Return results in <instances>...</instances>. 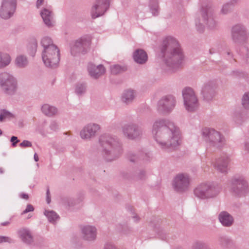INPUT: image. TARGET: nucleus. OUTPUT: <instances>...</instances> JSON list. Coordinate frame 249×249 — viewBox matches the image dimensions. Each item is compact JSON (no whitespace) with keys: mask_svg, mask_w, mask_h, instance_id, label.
<instances>
[{"mask_svg":"<svg viewBox=\"0 0 249 249\" xmlns=\"http://www.w3.org/2000/svg\"><path fill=\"white\" fill-rule=\"evenodd\" d=\"M65 203H68V205L69 206H71L72 205H73V199L72 198H66L65 200Z\"/></svg>","mask_w":249,"mask_h":249,"instance_id":"nucleus-55","label":"nucleus"},{"mask_svg":"<svg viewBox=\"0 0 249 249\" xmlns=\"http://www.w3.org/2000/svg\"><path fill=\"white\" fill-rule=\"evenodd\" d=\"M176 103V99L173 95H167L163 96L157 103V111L161 114H169L175 108Z\"/></svg>","mask_w":249,"mask_h":249,"instance_id":"nucleus-10","label":"nucleus"},{"mask_svg":"<svg viewBox=\"0 0 249 249\" xmlns=\"http://www.w3.org/2000/svg\"><path fill=\"white\" fill-rule=\"evenodd\" d=\"M15 63L18 68H25L28 66L29 60L26 55L21 54L17 55L15 59Z\"/></svg>","mask_w":249,"mask_h":249,"instance_id":"nucleus-29","label":"nucleus"},{"mask_svg":"<svg viewBox=\"0 0 249 249\" xmlns=\"http://www.w3.org/2000/svg\"><path fill=\"white\" fill-rule=\"evenodd\" d=\"M238 0H231L230 2L224 4L221 8V12L223 14L229 13L231 10L232 5L237 3Z\"/></svg>","mask_w":249,"mask_h":249,"instance_id":"nucleus-37","label":"nucleus"},{"mask_svg":"<svg viewBox=\"0 0 249 249\" xmlns=\"http://www.w3.org/2000/svg\"><path fill=\"white\" fill-rule=\"evenodd\" d=\"M91 39V36L87 35L75 40L71 46V54L76 56L80 53H85L90 47Z\"/></svg>","mask_w":249,"mask_h":249,"instance_id":"nucleus-11","label":"nucleus"},{"mask_svg":"<svg viewBox=\"0 0 249 249\" xmlns=\"http://www.w3.org/2000/svg\"><path fill=\"white\" fill-rule=\"evenodd\" d=\"M215 88V83L213 81L204 83L201 89V94L204 98L207 101L211 100L214 95Z\"/></svg>","mask_w":249,"mask_h":249,"instance_id":"nucleus-22","label":"nucleus"},{"mask_svg":"<svg viewBox=\"0 0 249 249\" xmlns=\"http://www.w3.org/2000/svg\"><path fill=\"white\" fill-rule=\"evenodd\" d=\"M244 150L247 152H249V139L245 142L244 144Z\"/></svg>","mask_w":249,"mask_h":249,"instance_id":"nucleus-54","label":"nucleus"},{"mask_svg":"<svg viewBox=\"0 0 249 249\" xmlns=\"http://www.w3.org/2000/svg\"><path fill=\"white\" fill-rule=\"evenodd\" d=\"M47 196H46V201L48 204H49L51 202V197L50 196V192L49 190L48 189L46 193Z\"/></svg>","mask_w":249,"mask_h":249,"instance_id":"nucleus-57","label":"nucleus"},{"mask_svg":"<svg viewBox=\"0 0 249 249\" xmlns=\"http://www.w3.org/2000/svg\"><path fill=\"white\" fill-rule=\"evenodd\" d=\"M2 132L1 130L0 129V136H1L2 135Z\"/></svg>","mask_w":249,"mask_h":249,"instance_id":"nucleus-63","label":"nucleus"},{"mask_svg":"<svg viewBox=\"0 0 249 249\" xmlns=\"http://www.w3.org/2000/svg\"><path fill=\"white\" fill-rule=\"evenodd\" d=\"M36 6L37 9L42 8L45 6H49L47 4V2L45 0H36Z\"/></svg>","mask_w":249,"mask_h":249,"instance_id":"nucleus-44","label":"nucleus"},{"mask_svg":"<svg viewBox=\"0 0 249 249\" xmlns=\"http://www.w3.org/2000/svg\"><path fill=\"white\" fill-rule=\"evenodd\" d=\"M17 6V0H2L0 6V17L8 19L13 16Z\"/></svg>","mask_w":249,"mask_h":249,"instance_id":"nucleus-14","label":"nucleus"},{"mask_svg":"<svg viewBox=\"0 0 249 249\" xmlns=\"http://www.w3.org/2000/svg\"><path fill=\"white\" fill-rule=\"evenodd\" d=\"M41 57L46 67L55 68L58 66L60 61V50L58 47H53L46 50H42Z\"/></svg>","mask_w":249,"mask_h":249,"instance_id":"nucleus-8","label":"nucleus"},{"mask_svg":"<svg viewBox=\"0 0 249 249\" xmlns=\"http://www.w3.org/2000/svg\"><path fill=\"white\" fill-rule=\"evenodd\" d=\"M44 214L47 217L48 221L52 224H55L59 219V215L53 210H45Z\"/></svg>","mask_w":249,"mask_h":249,"instance_id":"nucleus-34","label":"nucleus"},{"mask_svg":"<svg viewBox=\"0 0 249 249\" xmlns=\"http://www.w3.org/2000/svg\"><path fill=\"white\" fill-rule=\"evenodd\" d=\"M0 87L5 94L9 96L15 95L18 89L17 78L9 72H0Z\"/></svg>","mask_w":249,"mask_h":249,"instance_id":"nucleus-6","label":"nucleus"},{"mask_svg":"<svg viewBox=\"0 0 249 249\" xmlns=\"http://www.w3.org/2000/svg\"><path fill=\"white\" fill-rule=\"evenodd\" d=\"M190 183V178L186 173H179L174 178L172 185L178 192H183L188 190Z\"/></svg>","mask_w":249,"mask_h":249,"instance_id":"nucleus-15","label":"nucleus"},{"mask_svg":"<svg viewBox=\"0 0 249 249\" xmlns=\"http://www.w3.org/2000/svg\"><path fill=\"white\" fill-rule=\"evenodd\" d=\"M83 239L89 242H93L97 238V229L95 226L91 225H86L81 228Z\"/></svg>","mask_w":249,"mask_h":249,"instance_id":"nucleus-18","label":"nucleus"},{"mask_svg":"<svg viewBox=\"0 0 249 249\" xmlns=\"http://www.w3.org/2000/svg\"><path fill=\"white\" fill-rule=\"evenodd\" d=\"M20 239L24 243L30 244L33 241V238L30 231L27 228H21L17 231Z\"/></svg>","mask_w":249,"mask_h":249,"instance_id":"nucleus-27","label":"nucleus"},{"mask_svg":"<svg viewBox=\"0 0 249 249\" xmlns=\"http://www.w3.org/2000/svg\"><path fill=\"white\" fill-rule=\"evenodd\" d=\"M241 53L247 60L249 58V49L248 47L244 46L241 50Z\"/></svg>","mask_w":249,"mask_h":249,"instance_id":"nucleus-45","label":"nucleus"},{"mask_svg":"<svg viewBox=\"0 0 249 249\" xmlns=\"http://www.w3.org/2000/svg\"><path fill=\"white\" fill-rule=\"evenodd\" d=\"M50 128L52 131L56 132L59 130V125L57 122L53 121L50 124Z\"/></svg>","mask_w":249,"mask_h":249,"instance_id":"nucleus-47","label":"nucleus"},{"mask_svg":"<svg viewBox=\"0 0 249 249\" xmlns=\"http://www.w3.org/2000/svg\"><path fill=\"white\" fill-rule=\"evenodd\" d=\"M10 142H12V145L13 147H15L17 145V143H18L19 141L18 140V137L16 136H12L11 138Z\"/></svg>","mask_w":249,"mask_h":249,"instance_id":"nucleus-52","label":"nucleus"},{"mask_svg":"<svg viewBox=\"0 0 249 249\" xmlns=\"http://www.w3.org/2000/svg\"><path fill=\"white\" fill-rule=\"evenodd\" d=\"M101 125L95 123H89L85 124L80 130V139L85 141H89L94 138L100 131Z\"/></svg>","mask_w":249,"mask_h":249,"instance_id":"nucleus-12","label":"nucleus"},{"mask_svg":"<svg viewBox=\"0 0 249 249\" xmlns=\"http://www.w3.org/2000/svg\"><path fill=\"white\" fill-rule=\"evenodd\" d=\"M232 41L237 44H243L248 40L246 28L242 24H236L231 30Z\"/></svg>","mask_w":249,"mask_h":249,"instance_id":"nucleus-16","label":"nucleus"},{"mask_svg":"<svg viewBox=\"0 0 249 249\" xmlns=\"http://www.w3.org/2000/svg\"><path fill=\"white\" fill-rule=\"evenodd\" d=\"M87 71L92 78L97 79L105 74L106 69L102 64L96 65L89 63L87 66Z\"/></svg>","mask_w":249,"mask_h":249,"instance_id":"nucleus-21","label":"nucleus"},{"mask_svg":"<svg viewBox=\"0 0 249 249\" xmlns=\"http://www.w3.org/2000/svg\"><path fill=\"white\" fill-rule=\"evenodd\" d=\"M40 45L42 48V50H46V49H49L53 47H57L53 43V39L48 36H44L41 38Z\"/></svg>","mask_w":249,"mask_h":249,"instance_id":"nucleus-31","label":"nucleus"},{"mask_svg":"<svg viewBox=\"0 0 249 249\" xmlns=\"http://www.w3.org/2000/svg\"><path fill=\"white\" fill-rule=\"evenodd\" d=\"M41 111L45 115L52 116L57 114V109L54 106L45 104L41 107Z\"/></svg>","mask_w":249,"mask_h":249,"instance_id":"nucleus-30","label":"nucleus"},{"mask_svg":"<svg viewBox=\"0 0 249 249\" xmlns=\"http://www.w3.org/2000/svg\"><path fill=\"white\" fill-rule=\"evenodd\" d=\"M110 249H118L117 248L114 246L110 244Z\"/></svg>","mask_w":249,"mask_h":249,"instance_id":"nucleus-60","label":"nucleus"},{"mask_svg":"<svg viewBox=\"0 0 249 249\" xmlns=\"http://www.w3.org/2000/svg\"><path fill=\"white\" fill-rule=\"evenodd\" d=\"M247 118L246 113L242 110H236L233 114V119L238 124H241Z\"/></svg>","mask_w":249,"mask_h":249,"instance_id":"nucleus-32","label":"nucleus"},{"mask_svg":"<svg viewBox=\"0 0 249 249\" xmlns=\"http://www.w3.org/2000/svg\"><path fill=\"white\" fill-rule=\"evenodd\" d=\"M19 146L21 147H32V142L27 140H24L19 144Z\"/></svg>","mask_w":249,"mask_h":249,"instance_id":"nucleus-49","label":"nucleus"},{"mask_svg":"<svg viewBox=\"0 0 249 249\" xmlns=\"http://www.w3.org/2000/svg\"><path fill=\"white\" fill-rule=\"evenodd\" d=\"M19 197L22 199L27 200L29 198V196L27 194L22 193H20L19 195Z\"/></svg>","mask_w":249,"mask_h":249,"instance_id":"nucleus-56","label":"nucleus"},{"mask_svg":"<svg viewBox=\"0 0 249 249\" xmlns=\"http://www.w3.org/2000/svg\"><path fill=\"white\" fill-rule=\"evenodd\" d=\"M196 28L199 33H203L206 25L210 29L214 28L217 25L213 12L210 8H203L197 13L195 19Z\"/></svg>","mask_w":249,"mask_h":249,"instance_id":"nucleus-4","label":"nucleus"},{"mask_svg":"<svg viewBox=\"0 0 249 249\" xmlns=\"http://www.w3.org/2000/svg\"><path fill=\"white\" fill-rule=\"evenodd\" d=\"M230 161V158L227 155L221 156L215 159L213 162V166L214 169L218 172L227 174L228 171V166Z\"/></svg>","mask_w":249,"mask_h":249,"instance_id":"nucleus-20","label":"nucleus"},{"mask_svg":"<svg viewBox=\"0 0 249 249\" xmlns=\"http://www.w3.org/2000/svg\"><path fill=\"white\" fill-rule=\"evenodd\" d=\"M203 137L210 148L219 149L226 143L225 137L221 132L212 128H204L202 130Z\"/></svg>","mask_w":249,"mask_h":249,"instance_id":"nucleus-5","label":"nucleus"},{"mask_svg":"<svg viewBox=\"0 0 249 249\" xmlns=\"http://www.w3.org/2000/svg\"><path fill=\"white\" fill-rule=\"evenodd\" d=\"M229 190L234 196H245L249 193V185L242 176H234L229 180Z\"/></svg>","mask_w":249,"mask_h":249,"instance_id":"nucleus-7","label":"nucleus"},{"mask_svg":"<svg viewBox=\"0 0 249 249\" xmlns=\"http://www.w3.org/2000/svg\"><path fill=\"white\" fill-rule=\"evenodd\" d=\"M98 148L103 158L107 161L109 156V134L107 133H102L99 135Z\"/></svg>","mask_w":249,"mask_h":249,"instance_id":"nucleus-17","label":"nucleus"},{"mask_svg":"<svg viewBox=\"0 0 249 249\" xmlns=\"http://www.w3.org/2000/svg\"><path fill=\"white\" fill-rule=\"evenodd\" d=\"M221 191V186L213 181H207L198 184L194 190L196 197L201 200L215 198Z\"/></svg>","mask_w":249,"mask_h":249,"instance_id":"nucleus-3","label":"nucleus"},{"mask_svg":"<svg viewBox=\"0 0 249 249\" xmlns=\"http://www.w3.org/2000/svg\"><path fill=\"white\" fill-rule=\"evenodd\" d=\"M123 135L130 140H138L142 136V129L136 124L130 123L124 125L122 127Z\"/></svg>","mask_w":249,"mask_h":249,"instance_id":"nucleus-13","label":"nucleus"},{"mask_svg":"<svg viewBox=\"0 0 249 249\" xmlns=\"http://www.w3.org/2000/svg\"><path fill=\"white\" fill-rule=\"evenodd\" d=\"M193 249H210V248L204 242H196L194 245Z\"/></svg>","mask_w":249,"mask_h":249,"instance_id":"nucleus-42","label":"nucleus"},{"mask_svg":"<svg viewBox=\"0 0 249 249\" xmlns=\"http://www.w3.org/2000/svg\"><path fill=\"white\" fill-rule=\"evenodd\" d=\"M87 90V86L86 84L80 83L76 85L75 88V93L79 95H81L85 93Z\"/></svg>","mask_w":249,"mask_h":249,"instance_id":"nucleus-40","label":"nucleus"},{"mask_svg":"<svg viewBox=\"0 0 249 249\" xmlns=\"http://www.w3.org/2000/svg\"><path fill=\"white\" fill-rule=\"evenodd\" d=\"M34 160L36 161H38L39 160L38 157L36 153H35L34 155Z\"/></svg>","mask_w":249,"mask_h":249,"instance_id":"nucleus-58","label":"nucleus"},{"mask_svg":"<svg viewBox=\"0 0 249 249\" xmlns=\"http://www.w3.org/2000/svg\"><path fill=\"white\" fill-rule=\"evenodd\" d=\"M40 16L45 25L49 28L55 25L54 14L51 6H45L42 7L40 11Z\"/></svg>","mask_w":249,"mask_h":249,"instance_id":"nucleus-19","label":"nucleus"},{"mask_svg":"<svg viewBox=\"0 0 249 249\" xmlns=\"http://www.w3.org/2000/svg\"><path fill=\"white\" fill-rule=\"evenodd\" d=\"M221 246L224 248L231 247L233 244L232 240L229 237L226 236H222L219 240Z\"/></svg>","mask_w":249,"mask_h":249,"instance_id":"nucleus-38","label":"nucleus"},{"mask_svg":"<svg viewBox=\"0 0 249 249\" xmlns=\"http://www.w3.org/2000/svg\"><path fill=\"white\" fill-rule=\"evenodd\" d=\"M133 219L134 221L135 222H137V221H139V218L138 217V216L137 215L134 216L133 217Z\"/></svg>","mask_w":249,"mask_h":249,"instance_id":"nucleus-59","label":"nucleus"},{"mask_svg":"<svg viewBox=\"0 0 249 249\" xmlns=\"http://www.w3.org/2000/svg\"><path fill=\"white\" fill-rule=\"evenodd\" d=\"M107 9L95 2L90 10V15L92 19H96L104 15Z\"/></svg>","mask_w":249,"mask_h":249,"instance_id":"nucleus-24","label":"nucleus"},{"mask_svg":"<svg viewBox=\"0 0 249 249\" xmlns=\"http://www.w3.org/2000/svg\"><path fill=\"white\" fill-rule=\"evenodd\" d=\"M96 3L99 5L104 6L107 9H108L109 7V0H95Z\"/></svg>","mask_w":249,"mask_h":249,"instance_id":"nucleus-48","label":"nucleus"},{"mask_svg":"<svg viewBox=\"0 0 249 249\" xmlns=\"http://www.w3.org/2000/svg\"><path fill=\"white\" fill-rule=\"evenodd\" d=\"M3 172V169L2 168H0V174H2Z\"/></svg>","mask_w":249,"mask_h":249,"instance_id":"nucleus-62","label":"nucleus"},{"mask_svg":"<svg viewBox=\"0 0 249 249\" xmlns=\"http://www.w3.org/2000/svg\"><path fill=\"white\" fill-rule=\"evenodd\" d=\"M13 242V239L10 237L0 235V244L4 243H12Z\"/></svg>","mask_w":249,"mask_h":249,"instance_id":"nucleus-46","label":"nucleus"},{"mask_svg":"<svg viewBox=\"0 0 249 249\" xmlns=\"http://www.w3.org/2000/svg\"><path fill=\"white\" fill-rule=\"evenodd\" d=\"M151 133L158 146L163 150L174 149L181 143L179 128L168 119L160 118L155 120Z\"/></svg>","mask_w":249,"mask_h":249,"instance_id":"nucleus-1","label":"nucleus"},{"mask_svg":"<svg viewBox=\"0 0 249 249\" xmlns=\"http://www.w3.org/2000/svg\"><path fill=\"white\" fill-rule=\"evenodd\" d=\"M110 155H115L118 157L122 152L121 145L117 138L110 137Z\"/></svg>","mask_w":249,"mask_h":249,"instance_id":"nucleus-25","label":"nucleus"},{"mask_svg":"<svg viewBox=\"0 0 249 249\" xmlns=\"http://www.w3.org/2000/svg\"><path fill=\"white\" fill-rule=\"evenodd\" d=\"M34 210V208L31 204H28L26 208L22 212L21 214H24L27 213L33 212Z\"/></svg>","mask_w":249,"mask_h":249,"instance_id":"nucleus-50","label":"nucleus"},{"mask_svg":"<svg viewBox=\"0 0 249 249\" xmlns=\"http://www.w3.org/2000/svg\"><path fill=\"white\" fill-rule=\"evenodd\" d=\"M227 54H228V55H231V53H230V52H227Z\"/></svg>","mask_w":249,"mask_h":249,"instance_id":"nucleus-64","label":"nucleus"},{"mask_svg":"<svg viewBox=\"0 0 249 249\" xmlns=\"http://www.w3.org/2000/svg\"><path fill=\"white\" fill-rule=\"evenodd\" d=\"M149 7L154 16H157L160 12V8L158 0H150Z\"/></svg>","mask_w":249,"mask_h":249,"instance_id":"nucleus-35","label":"nucleus"},{"mask_svg":"<svg viewBox=\"0 0 249 249\" xmlns=\"http://www.w3.org/2000/svg\"><path fill=\"white\" fill-rule=\"evenodd\" d=\"M134 61L139 64H145L148 59L146 53L142 49H137L133 54Z\"/></svg>","mask_w":249,"mask_h":249,"instance_id":"nucleus-26","label":"nucleus"},{"mask_svg":"<svg viewBox=\"0 0 249 249\" xmlns=\"http://www.w3.org/2000/svg\"><path fill=\"white\" fill-rule=\"evenodd\" d=\"M111 72L113 74H117L126 70V68L118 65H114L110 68Z\"/></svg>","mask_w":249,"mask_h":249,"instance_id":"nucleus-41","label":"nucleus"},{"mask_svg":"<svg viewBox=\"0 0 249 249\" xmlns=\"http://www.w3.org/2000/svg\"><path fill=\"white\" fill-rule=\"evenodd\" d=\"M145 172L144 171H140L137 175L136 178L138 180H142L145 178Z\"/></svg>","mask_w":249,"mask_h":249,"instance_id":"nucleus-51","label":"nucleus"},{"mask_svg":"<svg viewBox=\"0 0 249 249\" xmlns=\"http://www.w3.org/2000/svg\"><path fill=\"white\" fill-rule=\"evenodd\" d=\"M133 156V154L132 153H130L128 154V159L129 160L132 162H134L137 159V156L134 155V158L132 157Z\"/></svg>","mask_w":249,"mask_h":249,"instance_id":"nucleus-53","label":"nucleus"},{"mask_svg":"<svg viewBox=\"0 0 249 249\" xmlns=\"http://www.w3.org/2000/svg\"><path fill=\"white\" fill-rule=\"evenodd\" d=\"M218 219L221 224L225 227H230L233 222L232 216L225 211L220 213Z\"/></svg>","mask_w":249,"mask_h":249,"instance_id":"nucleus-28","label":"nucleus"},{"mask_svg":"<svg viewBox=\"0 0 249 249\" xmlns=\"http://www.w3.org/2000/svg\"><path fill=\"white\" fill-rule=\"evenodd\" d=\"M37 48V42L36 40H34L27 45V51L31 56H34L36 52Z\"/></svg>","mask_w":249,"mask_h":249,"instance_id":"nucleus-36","label":"nucleus"},{"mask_svg":"<svg viewBox=\"0 0 249 249\" xmlns=\"http://www.w3.org/2000/svg\"><path fill=\"white\" fill-rule=\"evenodd\" d=\"M104 249H109V245L107 244H105Z\"/></svg>","mask_w":249,"mask_h":249,"instance_id":"nucleus-61","label":"nucleus"},{"mask_svg":"<svg viewBox=\"0 0 249 249\" xmlns=\"http://www.w3.org/2000/svg\"><path fill=\"white\" fill-rule=\"evenodd\" d=\"M165 69L174 71L181 64L184 56L178 41L168 36L164 38L160 47Z\"/></svg>","mask_w":249,"mask_h":249,"instance_id":"nucleus-2","label":"nucleus"},{"mask_svg":"<svg viewBox=\"0 0 249 249\" xmlns=\"http://www.w3.org/2000/svg\"><path fill=\"white\" fill-rule=\"evenodd\" d=\"M182 93L185 109L191 112L196 111L199 108V104L194 90L188 87L183 89Z\"/></svg>","mask_w":249,"mask_h":249,"instance_id":"nucleus-9","label":"nucleus"},{"mask_svg":"<svg viewBox=\"0 0 249 249\" xmlns=\"http://www.w3.org/2000/svg\"><path fill=\"white\" fill-rule=\"evenodd\" d=\"M242 105L247 109H249V92L246 93L242 98Z\"/></svg>","mask_w":249,"mask_h":249,"instance_id":"nucleus-43","label":"nucleus"},{"mask_svg":"<svg viewBox=\"0 0 249 249\" xmlns=\"http://www.w3.org/2000/svg\"><path fill=\"white\" fill-rule=\"evenodd\" d=\"M137 92L136 90L132 89H127L123 91L121 96L122 102L126 105L131 104L136 98Z\"/></svg>","mask_w":249,"mask_h":249,"instance_id":"nucleus-23","label":"nucleus"},{"mask_svg":"<svg viewBox=\"0 0 249 249\" xmlns=\"http://www.w3.org/2000/svg\"><path fill=\"white\" fill-rule=\"evenodd\" d=\"M11 61V58L9 54L0 52V69L4 68L8 66Z\"/></svg>","mask_w":249,"mask_h":249,"instance_id":"nucleus-33","label":"nucleus"},{"mask_svg":"<svg viewBox=\"0 0 249 249\" xmlns=\"http://www.w3.org/2000/svg\"><path fill=\"white\" fill-rule=\"evenodd\" d=\"M14 117V115L7 110L2 109L0 110V122L11 119Z\"/></svg>","mask_w":249,"mask_h":249,"instance_id":"nucleus-39","label":"nucleus"}]
</instances>
